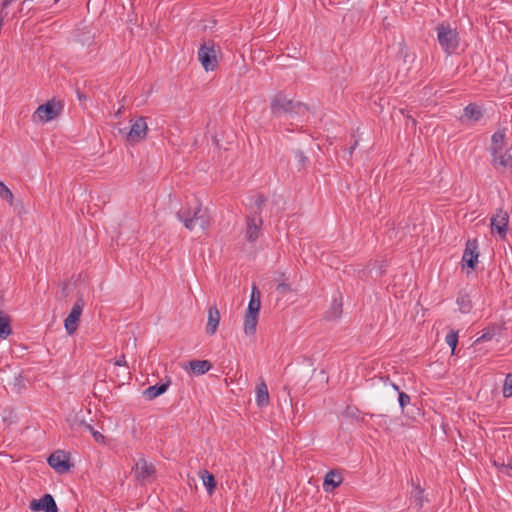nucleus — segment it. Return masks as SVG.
I'll list each match as a JSON object with an SVG mask.
<instances>
[{
  "label": "nucleus",
  "instance_id": "obj_1",
  "mask_svg": "<svg viewBox=\"0 0 512 512\" xmlns=\"http://www.w3.org/2000/svg\"><path fill=\"white\" fill-rule=\"evenodd\" d=\"M176 216L189 231H205L211 224V216L208 209L197 201L193 207L181 208Z\"/></svg>",
  "mask_w": 512,
  "mask_h": 512
},
{
  "label": "nucleus",
  "instance_id": "obj_2",
  "mask_svg": "<svg viewBox=\"0 0 512 512\" xmlns=\"http://www.w3.org/2000/svg\"><path fill=\"white\" fill-rule=\"evenodd\" d=\"M271 111L276 116L283 113L305 116L308 113V107L301 102H294L279 93L271 100Z\"/></svg>",
  "mask_w": 512,
  "mask_h": 512
},
{
  "label": "nucleus",
  "instance_id": "obj_3",
  "mask_svg": "<svg viewBox=\"0 0 512 512\" xmlns=\"http://www.w3.org/2000/svg\"><path fill=\"white\" fill-rule=\"evenodd\" d=\"M437 39L442 49L451 54L459 45V37L456 29H453L449 24H439L436 28Z\"/></svg>",
  "mask_w": 512,
  "mask_h": 512
},
{
  "label": "nucleus",
  "instance_id": "obj_4",
  "mask_svg": "<svg viewBox=\"0 0 512 512\" xmlns=\"http://www.w3.org/2000/svg\"><path fill=\"white\" fill-rule=\"evenodd\" d=\"M198 60L205 71H213L218 65L217 51L212 40L204 42L198 50Z\"/></svg>",
  "mask_w": 512,
  "mask_h": 512
},
{
  "label": "nucleus",
  "instance_id": "obj_5",
  "mask_svg": "<svg viewBox=\"0 0 512 512\" xmlns=\"http://www.w3.org/2000/svg\"><path fill=\"white\" fill-rule=\"evenodd\" d=\"M148 126L144 117H139L130 126L129 131L126 133V140L131 144H137L146 138Z\"/></svg>",
  "mask_w": 512,
  "mask_h": 512
},
{
  "label": "nucleus",
  "instance_id": "obj_6",
  "mask_svg": "<svg viewBox=\"0 0 512 512\" xmlns=\"http://www.w3.org/2000/svg\"><path fill=\"white\" fill-rule=\"evenodd\" d=\"M61 110L62 106L60 103L56 104L54 101H48L36 109L33 117L37 118L38 121L45 123L56 118Z\"/></svg>",
  "mask_w": 512,
  "mask_h": 512
},
{
  "label": "nucleus",
  "instance_id": "obj_7",
  "mask_svg": "<svg viewBox=\"0 0 512 512\" xmlns=\"http://www.w3.org/2000/svg\"><path fill=\"white\" fill-rule=\"evenodd\" d=\"M84 306V299L82 297L78 298L76 303L72 307L69 315L64 320V326L69 335H72L77 330L78 321L80 319Z\"/></svg>",
  "mask_w": 512,
  "mask_h": 512
},
{
  "label": "nucleus",
  "instance_id": "obj_8",
  "mask_svg": "<svg viewBox=\"0 0 512 512\" xmlns=\"http://www.w3.org/2000/svg\"><path fill=\"white\" fill-rule=\"evenodd\" d=\"M47 461L50 467L53 468L57 473L68 472L71 467L68 454L61 450H57L52 453L48 457Z\"/></svg>",
  "mask_w": 512,
  "mask_h": 512
},
{
  "label": "nucleus",
  "instance_id": "obj_9",
  "mask_svg": "<svg viewBox=\"0 0 512 512\" xmlns=\"http://www.w3.org/2000/svg\"><path fill=\"white\" fill-rule=\"evenodd\" d=\"M156 473V468L153 463L148 462L144 458H140L134 468L135 478L139 481H149Z\"/></svg>",
  "mask_w": 512,
  "mask_h": 512
},
{
  "label": "nucleus",
  "instance_id": "obj_10",
  "mask_svg": "<svg viewBox=\"0 0 512 512\" xmlns=\"http://www.w3.org/2000/svg\"><path fill=\"white\" fill-rule=\"evenodd\" d=\"M263 221L261 216H254L249 213L246 217V238L249 242H254L259 238Z\"/></svg>",
  "mask_w": 512,
  "mask_h": 512
},
{
  "label": "nucleus",
  "instance_id": "obj_11",
  "mask_svg": "<svg viewBox=\"0 0 512 512\" xmlns=\"http://www.w3.org/2000/svg\"><path fill=\"white\" fill-rule=\"evenodd\" d=\"M509 215L506 211L498 209L491 218V230L496 231L502 238L506 236Z\"/></svg>",
  "mask_w": 512,
  "mask_h": 512
},
{
  "label": "nucleus",
  "instance_id": "obj_12",
  "mask_svg": "<svg viewBox=\"0 0 512 512\" xmlns=\"http://www.w3.org/2000/svg\"><path fill=\"white\" fill-rule=\"evenodd\" d=\"M29 508L32 511L58 512L56 502L50 494H45L38 500H32Z\"/></svg>",
  "mask_w": 512,
  "mask_h": 512
},
{
  "label": "nucleus",
  "instance_id": "obj_13",
  "mask_svg": "<svg viewBox=\"0 0 512 512\" xmlns=\"http://www.w3.org/2000/svg\"><path fill=\"white\" fill-rule=\"evenodd\" d=\"M478 242L476 239H469L463 253L462 261L471 269L478 263Z\"/></svg>",
  "mask_w": 512,
  "mask_h": 512
},
{
  "label": "nucleus",
  "instance_id": "obj_14",
  "mask_svg": "<svg viewBox=\"0 0 512 512\" xmlns=\"http://www.w3.org/2000/svg\"><path fill=\"white\" fill-rule=\"evenodd\" d=\"M491 154L496 169L512 167V156L508 152H504V147L491 148Z\"/></svg>",
  "mask_w": 512,
  "mask_h": 512
},
{
  "label": "nucleus",
  "instance_id": "obj_15",
  "mask_svg": "<svg viewBox=\"0 0 512 512\" xmlns=\"http://www.w3.org/2000/svg\"><path fill=\"white\" fill-rule=\"evenodd\" d=\"M220 322V312L216 306H211L208 309L206 332L209 335H214L217 331Z\"/></svg>",
  "mask_w": 512,
  "mask_h": 512
},
{
  "label": "nucleus",
  "instance_id": "obj_16",
  "mask_svg": "<svg viewBox=\"0 0 512 512\" xmlns=\"http://www.w3.org/2000/svg\"><path fill=\"white\" fill-rule=\"evenodd\" d=\"M256 391V403L258 407H266L270 403V396L267 385L264 381L259 382L255 388Z\"/></svg>",
  "mask_w": 512,
  "mask_h": 512
},
{
  "label": "nucleus",
  "instance_id": "obj_17",
  "mask_svg": "<svg viewBox=\"0 0 512 512\" xmlns=\"http://www.w3.org/2000/svg\"><path fill=\"white\" fill-rule=\"evenodd\" d=\"M199 477L201 478L203 485L206 487L208 494L211 496L217 485L214 475L206 469H203L199 471Z\"/></svg>",
  "mask_w": 512,
  "mask_h": 512
},
{
  "label": "nucleus",
  "instance_id": "obj_18",
  "mask_svg": "<svg viewBox=\"0 0 512 512\" xmlns=\"http://www.w3.org/2000/svg\"><path fill=\"white\" fill-rule=\"evenodd\" d=\"M189 366L194 374L203 375L211 369L212 364L208 360H192Z\"/></svg>",
  "mask_w": 512,
  "mask_h": 512
},
{
  "label": "nucleus",
  "instance_id": "obj_19",
  "mask_svg": "<svg viewBox=\"0 0 512 512\" xmlns=\"http://www.w3.org/2000/svg\"><path fill=\"white\" fill-rule=\"evenodd\" d=\"M341 483H342V476L339 473L331 470L326 474L323 486H324L325 491H329L330 490L329 486H331V490H332V489L340 486Z\"/></svg>",
  "mask_w": 512,
  "mask_h": 512
},
{
  "label": "nucleus",
  "instance_id": "obj_20",
  "mask_svg": "<svg viewBox=\"0 0 512 512\" xmlns=\"http://www.w3.org/2000/svg\"><path fill=\"white\" fill-rule=\"evenodd\" d=\"M168 387H169V383L156 384L153 386H149L143 392V394L147 399L152 400V399L162 395L163 393H165L167 391Z\"/></svg>",
  "mask_w": 512,
  "mask_h": 512
},
{
  "label": "nucleus",
  "instance_id": "obj_21",
  "mask_svg": "<svg viewBox=\"0 0 512 512\" xmlns=\"http://www.w3.org/2000/svg\"><path fill=\"white\" fill-rule=\"evenodd\" d=\"M258 323V314L245 313L244 332L246 335H254Z\"/></svg>",
  "mask_w": 512,
  "mask_h": 512
},
{
  "label": "nucleus",
  "instance_id": "obj_22",
  "mask_svg": "<svg viewBox=\"0 0 512 512\" xmlns=\"http://www.w3.org/2000/svg\"><path fill=\"white\" fill-rule=\"evenodd\" d=\"M423 492H424L423 489H421L419 485L414 487V489L411 491L410 504L416 510L421 509L423 506V502H424Z\"/></svg>",
  "mask_w": 512,
  "mask_h": 512
},
{
  "label": "nucleus",
  "instance_id": "obj_23",
  "mask_svg": "<svg viewBox=\"0 0 512 512\" xmlns=\"http://www.w3.org/2000/svg\"><path fill=\"white\" fill-rule=\"evenodd\" d=\"M11 332L10 317L0 311V338L6 339Z\"/></svg>",
  "mask_w": 512,
  "mask_h": 512
},
{
  "label": "nucleus",
  "instance_id": "obj_24",
  "mask_svg": "<svg viewBox=\"0 0 512 512\" xmlns=\"http://www.w3.org/2000/svg\"><path fill=\"white\" fill-rule=\"evenodd\" d=\"M342 314V302L333 300L329 310L326 312L325 318L328 320H336Z\"/></svg>",
  "mask_w": 512,
  "mask_h": 512
},
{
  "label": "nucleus",
  "instance_id": "obj_25",
  "mask_svg": "<svg viewBox=\"0 0 512 512\" xmlns=\"http://www.w3.org/2000/svg\"><path fill=\"white\" fill-rule=\"evenodd\" d=\"M465 116L474 121H478L482 116V110L475 104H469L465 109Z\"/></svg>",
  "mask_w": 512,
  "mask_h": 512
},
{
  "label": "nucleus",
  "instance_id": "obj_26",
  "mask_svg": "<svg viewBox=\"0 0 512 512\" xmlns=\"http://www.w3.org/2000/svg\"><path fill=\"white\" fill-rule=\"evenodd\" d=\"M457 304L459 305V309L462 313H468L472 308L470 298L466 294H461L458 296Z\"/></svg>",
  "mask_w": 512,
  "mask_h": 512
},
{
  "label": "nucleus",
  "instance_id": "obj_27",
  "mask_svg": "<svg viewBox=\"0 0 512 512\" xmlns=\"http://www.w3.org/2000/svg\"><path fill=\"white\" fill-rule=\"evenodd\" d=\"M266 201L267 198L264 195L259 194L255 199L254 205L251 207L252 211L250 213H252V215L254 216H261L262 207L264 206Z\"/></svg>",
  "mask_w": 512,
  "mask_h": 512
},
{
  "label": "nucleus",
  "instance_id": "obj_28",
  "mask_svg": "<svg viewBox=\"0 0 512 512\" xmlns=\"http://www.w3.org/2000/svg\"><path fill=\"white\" fill-rule=\"evenodd\" d=\"M504 139H505V129H501L496 131L492 135V147L491 148H497V147H504Z\"/></svg>",
  "mask_w": 512,
  "mask_h": 512
},
{
  "label": "nucleus",
  "instance_id": "obj_29",
  "mask_svg": "<svg viewBox=\"0 0 512 512\" xmlns=\"http://www.w3.org/2000/svg\"><path fill=\"white\" fill-rule=\"evenodd\" d=\"M496 328L488 327L483 330L482 334L475 340L474 344H479L481 342L490 341L495 336Z\"/></svg>",
  "mask_w": 512,
  "mask_h": 512
},
{
  "label": "nucleus",
  "instance_id": "obj_30",
  "mask_svg": "<svg viewBox=\"0 0 512 512\" xmlns=\"http://www.w3.org/2000/svg\"><path fill=\"white\" fill-rule=\"evenodd\" d=\"M0 197L12 205L14 199L13 193L2 181H0Z\"/></svg>",
  "mask_w": 512,
  "mask_h": 512
},
{
  "label": "nucleus",
  "instance_id": "obj_31",
  "mask_svg": "<svg viewBox=\"0 0 512 512\" xmlns=\"http://www.w3.org/2000/svg\"><path fill=\"white\" fill-rule=\"evenodd\" d=\"M445 340H446V343L450 346L452 354H453L455 349H456V346L458 344V332L454 331V330H451L446 335V339Z\"/></svg>",
  "mask_w": 512,
  "mask_h": 512
},
{
  "label": "nucleus",
  "instance_id": "obj_32",
  "mask_svg": "<svg viewBox=\"0 0 512 512\" xmlns=\"http://www.w3.org/2000/svg\"><path fill=\"white\" fill-rule=\"evenodd\" d=\"M503 396L508 398L512 396V373H508L503 384Z\"/></svg>",
  "mask_w": 512,
  "mask_h": 512
},
{
  "label": "nucleus",
  "instance_id": "obj_33",
  "mask_svg": "<svg viewBox=\"0 0 512 512\" xmlns=\"http://www.w3.org/2000/svg\"><path fill=\"white\" fill-rule=\"evenodd\" d=\"M260 307H261L260 300H255L254 298H250L246 313L259 314Z\"/></svg>",
  "mask_w": 512,
  "mask_h": 512
},
{
  "label": "nucleus",
  "instance_id": "obj_34",
  "mask_svg": "<svg viewBox=\"0 0 512 512\" xmlns=\"http://www.w3.org/2000/svg\"><path fill=\"white\" fill-rule=\"evenodd\" d=\"M295 158L297 159L299 169L304 168L308 161V158L304 155V153L300 150H297L295 152Z\"/></svg>",
  "mask_w": 512,
  "mask_h": 512
},
{
  "label": "nucleus",
  "instance_id": "obj_35",
  "mask_svg": "<svg viewBox=\"0 0 512 512\" xmlns=\"http://www.w3.org/2000/svg\"><path fill=\"white\" fill-rule=\"evenodd\" d=\"M85 428L90 431L96 442H104L105 437L98 431H95L90 424H84Z\"/></svg>",
  "mask_w": 512,
  "mask_h": 512
},
{
  "label": "nucleus",
  "instance_id": "obj_36",
  "mask_svg": "<svg viewBox=\"0 0 512 512\" xmlns=\"http://www.w3.org/2000/svg\"><path fill=\"white\" fill-rule=\"evenodd\" d=\"M398 401L400 407L404 409L410 403V396L404 392H399Z\"/></svg>",
  "mask_w": 512,
  "mask_h": 512
},
{
  "label": "nucleus",
  "instance_id": "obj_37",
  "mask_svg": "<svg viewBox=\"0 0 512 512\" xmlns=\"http://www.w3.org/2000/svg\"><path fill=\"white\" fill-rule=\"evenodd\" d=\"M276 291L281 295H286L291 291V287L289 284L283 282L277 285Z\"/></svg>",
  "mask_w": 512,
  "mask_h": 512
},
{
  "label": "nucleus",
  "instance_id": "obj_38",
  "mask_svg": "<svg viewBox=\"0 0 512 512\" xmlns=\"http://www.w3.org/2000/svg\"><path fill=\"white\" fill-rule=\"evenodd\" d=\"M114 364H115L116 366H126L127 362H126L125 355H124V354L120 355V356L116 359V361L114 362Z\"/></svg>",
  "mask_w": 512,
  "mask_h": 512
},
{
  "label": "nucleus",
  "instance_id": "obj_39",
  "mask_svg": "<svg viewBox=\"0 0 512 512\" xmlns=\"http://www.w3.org/2000/svg\"><path fill=\"white\" fill-rule=\"evenodd\" d=\"M260 296H261L260 291L258 290V288L255 285H253L250 298H254L255 300H260Z\"/></svg>",
  "mask_w": 512,
  "mask_h": 512
},
{
  "label": "nucleus",
  "instance_id": "obj_40",
  "mask_svg": "<svg viewBox=\"0 0 512 512\" xmlns=\"http://www.w3.org/2000/svg\"><path fill=\"white\" fill-rule=\"evenodd\" d=\"M501 468L505 469L507 471V474L512 477V462L508 463L507 465L501 463Z\"/></svg>",
  "mask_w": 512,
  "mask_h": 512
},
{
  "label": "nucleus",
  "instance_id": "obj_41",
  "mask_svg": "<svg viewBox=\"0 0 512 512\" xmlns=\"http://www.w3.org/2000/svg\"><path fill=\"white\" fill-rule=\"evenodd\" d=\"M14 381H15V383H14L15 385L24 387L23 377L21 375L16 376Z\"/></svg>",
  "mask_w": 512,
  "mask_h": 512
},
{
  "label": "nucleus",
  "instance_id": "obj_42",
  "mask_svg": "<svg viewBox=\"0 0 512 512\" xmlns=\"http://www.w3.org/2000/svg\"><path fill=\"white\" fill-rule=\"evenodd\" d=\"M409 122L411 123L412 127H416L417 121L412 116H407V125H409Z\"/></svg>",
  "mask_w": 512,
  "mask_h": 512
},
{
  "label": "nucleus",
  "instance_id": "obj_43",
  "mask_svg": "<svg viewBox=\"0 0 512 512\" xmlns=\"http://www.w3.org/2000/svg\"><path fill=\"white\" fill-rule=\"evenodd\" d=\"M385 384H386V385L391 386V387H392L394 390H396V391H398V390H399L398 386H397V385H395L394 383H386V382H385Z\"/></svg>",
  "mask_w": 512,
  "mask_h": 512
},
{
  "label": "nucleus",
  "instance_id": "obj_44",
  "mask_svg": "<svg viewBox=\"0 0 512 512\" xmlns=\"http://www.w3.org/2000/svg\"><path fill=\"white\" fill-rule=\"evenodd\" d=\"M357 144H358V141H355L354 145L350 148V153H352V151L355 149Z\"/></svg>",
  "mask_w": 512,
  "mask_h": 512
},
{
  "label": "nucleus",
  "instance_id": "obj_45",
  "mask_svg": "<svg viewBox=\"0 0 512 512\" xmlns=\"http://www.w3.org/2000/svg\"><path fill=\"white\" fill-rule=\"evenodd\" d=\"M494 465H495V466H497V467H501L500 462H498V461H496V460L494 461Z\"/></svg>",
  "mask_w": 512,
  "mask_h": 512
},
{
  "label": "nucleus",
  "instance_id": "obj_46",
  "mask_svg": "<svg viewBox=\"0 0 512 512\" xmlns=\"http://www.w3.org/2000/svg\"><path fill=\"white\" fill-rule=\"evenodd\" d=\"M78 97L81 100L83 98V95L78 92Z\"/></svg>",
  "mask_w": 512,
  "mask_h": 512
}]
</instances>
